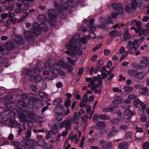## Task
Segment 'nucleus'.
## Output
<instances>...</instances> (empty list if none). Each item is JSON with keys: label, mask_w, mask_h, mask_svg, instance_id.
I'll use <instances>...</instances> for the list:
<instances>
[{"label": "nucleus", "mask_w": 149, "mask_h": 149, "mask_svg": "<svg viewBox=\"0 0 149 149\" xmlns=\"http://www.w3.org/2000/svg\"><path fill=\"white\" fill-rule=\"evenodd\" d=\"M80 36L79 33H77L72 37L70 42L65 47L68 50L65 53L69 56L74 57V59H72L69 57L66 58L68 62L72 65L78 60L77 57H75L76 54L78 55H81L82 54V51L80 49L81 47L78 40Z\"/></svg>", "instance_id": "f257e3e1"}, {"label": "nucleus", "mask_w": 149, "mask_h": 149, "mask_svg": "<svg viewBox=\"0 0 149 149\" xmlns=\"http://www.w3.org/2000/svg\"><path fill=\"white\" fill-rule=\"evenodd\" d=\"M39 21L42 23L39 24L37 22L33 24V26L35 30L31 29L29 31H24V34L25 36L26 40H28L33 41V37L37 36L42 30L45 31H47L48 28L46 24L45 23L46 22V18L45 16L43 15H39L38 17Z\"/></svg>", "instance_id": "f03ea898"}, {"label": "nucleus", "mask_w": 149, "mask_h": 149, "mask_svg": "<svg viewBox=\"0 0 149 149\" xmlns=\"http://www.w3.org/2000/svg\"><path fill=\"white\" fill-rule=\"evenodd\" d=\"M139 44L138 43V40H134L133 42L131 40L129 41L127 43L126 48L129 49L128 50L130 52V54H133L139 46Z\"/></svg>", "instance_id": "7ed1b4c3"}, {"label": "nucleus", "mask_w": 149, "mask_h": 149, "mask_svg": "<svg viewBox=\"0 0 149 149\" xmlns=\"http://www.w3.org/2000/svg\"><path fill=\"white\" fill-rule=\"evenodd\" d=\"M60 66L61 67L65 68H67L68 70L70 72H71L72 71L73 68L72 66L68 64L66 62H64L63 60H60L58 62H55L53 63V67L58 68Z\"/></svg>", "instance_id": "20e7f679"}, {"label": "nucleus", "mask_w": 149, "mask_h": 149, "mask_svg": "<svg viewBox=\"0 0 149 149\" xmlns=\"http://www.w3.org/2000/svg\"><path fill=\"white\" fill-rule=\"evenodd\" d=\"M19 117L20 121L22 122H25L27 120L28 117L32 119L36 116V115L33 111L29 112L26 111H23V113H19Z\"/></svg>", "instance_id": "39448f33"}, {"label": "nucleus", "mask_w": 149, "mask_h": 149, "mask_svg": "<svg viewBox=\"0 0 149 149\" xmlns=\"http://www.w3.org/2000/svg\"><path fill=\"white\" fill-rule=\"evenodd\" d=\"M140 3L137 2L136 0L131 1L130 5H127L125 7V9L126 11L128 13L131 10H135L136 7L140 5Z\"/></svg>", "instance_id": "423d86ee"}, {"label": "nucleus", "mask_w": 149, "mask_h": 149, "mask_svg": "<svg viewBox=\"0 0 149 149\" xmlns=\"http://www.w3.org/2000/svg\"><path fill=\"white\" fill-rule=\"evenodd\" d=\"M54 5L56 9L59 12H62L63 9H66L68 7V4L65 3L63 0H61L60 2V5L59 6L56 2L54 3Z\"/></svg>", "instance_id": "0eeeda50"}, {"label": "nucleus", "mask_w": 149, "mask_h": 149, "mask_svg": "<svg viewBox=\"0 0 149 149\" xmlns=\"http://www.w3.org/2000/svg\"><path fill=\"white\" fill-rule=\"evenodd\" d=\"M11 37L13 40L19 45H22L24 42L22 37L19 35L14 34H12Z\"/></svg>", "instance_id": "6e6552de"}, {"label": "nucleus", "mask_w": 149, "mask_h": 149, "mask_svg": "<svg viewBox=\"0 0 149 149\" xmlns=\"http://www.w3.org/2000/svg\"><path fill=\"white\" fill-rule=\"evenodd\" d=\"M48 16L50 21L53 22L56 20V13L54 9L49 10L48 11Z\"/></svg>", "instance_id": "1a4fd4ad"}, {"label": "nucleus", "mask_w": 149, "mask_h": 149, "mask_svg": "<svg viewBox=\"0 0 149 149\" xmlns=\"http://www.w3.org/2000/svg\"><path fill=\"white\" fill-rule=\"evenodd\" d=\"M106 21V18L105 17L101 16L99 19V23L96 25L97 28L104 29L105 27V21Z\"/></svg>", "instance_id": "9d476101"}, {"label": "nucleus", "mask_w": 149, "mask_h": 149, "mask_svg": "<svg viewBox=\"0 0 149 149\" xmlns=\"http://www.w3.org/2000/svg\"><path fill=\"white\" fill-rule=\"evenodd\" d=\"M113 9L117 11L120 13H122L123 12V6L121 4H119L118 5L115 3H113L112 5Z\"/></svg>", "instance_id": "9b49d317"}, {"label": "nucleus", "mask_w": 149, "mask_h": 149, "mask_svg": "<svg viewBox=\"0 0 149 149\" xmlns=\"http://www.w3.org/2000/svg\"><path fill=\"white\" fill-rule=\"evenodd\" d=\"M106 127V125L102 121H99L96 123L95 127L93 126V128H95L97 130H100Z\"/></svg>", "instance_id": "f8f14e48"}, {"label": "nucleus", "mask_w": 149, "mask_h": 149, "mask_svg": "<svg viewBox=\"0 0 149 149\" xmlns=\"http://www.w3.org/2000/svg\"><path fill=\"white\" fill-rule=\"evenodd\" d=\"M61 66H60L59 68H54L53 67V69L51 71V73L53 74H54V77H57L58 76V74H59L60 75H63L65 74V73L61 71L60 72H59L58 70V69Z\"/></svg>", "instance_id": "ddd939ff"}, {"label": "nucleus", "mask_w": 149, "mask_h": 149, "mask_svg": "<svg viewBox=\"0 0 149 149\" xmlns=\"http://www.w3.org/2000/svg\"><path fill=\"white\" fill-rule=\"evenodd\" d=\"M148 59L145 56H143L142 57L140 61V65L142 67V69L143 68L146 67L148 66Z\"/></svg>", "instance_id": "4468645a"}, {"label": "nucleus", "mask_w": 149, "mask_h": 149, "mask_svg": "<svg viewBox=\"0 0 149 149\" xmlns=\"http://www.w3.org/2000/svg\"><path fill=\"white\" fill-rule=\"evenodd\" d=\"M100 145L101 146L102 148H110L112 147V144L110 143H105L104 140L101 141L100 142Z\"/></svg>", "instance_id": "2eb2a0df"}, {"label": "nucleus", "mask_w": 149, "mask_h": 149, "mask_svg": "<svg viewBox=\"0 0 149 149\" xmlns=\"http://www.w3.org/2000/svg\"><path fill=\"white\" fill-rule=\"evenodd\" d=\"M112 130L109 132L107 134V137L110 138L115 136L118 132V131L115 128V127L113 126L112 128Z\"/></svg>", "instance_id": "dca6fc26"}, {"label": "nucleus", "mask_w": 149, "mask_h": 149, "mask_svg": "<svg viewBox=\"0 0 149 149\" xmlns=\"http://www.w3.org/2000/svg\"><path fill=\"white\" fill-rule=\"evenodd\" d=\"M100 86H98V84H95L92 86L91 88V90L95 92V94L98 93V95H100L101 90L100 88Z\"/></svg>", "instance_id": "f3484780"}, {"label": "nucleus", "mask_w": 149, "mask_h": 149, "mask_svg": "<svg viewBox=\"0 0 149 149\" xmlns=\"http://www.w3.org/2000/svg\"><path fill=\"white\" fill-rule=\"evenodd\" d=\"M30 79L32 82L37 83L40 81L42 79V77L40 75L35 76L31 75L30 77Z\"/></svg>", "instance_id": "a211bd4d"}, {"label": "nucleus", "mask_w": 149, "mask_h": 149, "mask_svg": "<svg viewBox=\"0 0 149 149\" xmlns=\"http://www.w3.org/2000/svg\"><path fill=\"white\" fill-rule=\"evenodd\" d=\"M87 97L86 94H85L81 102L80 103V106L81 108L84 107L87 103Z\"/></svg>", "instance_id": "6ab92c4d"}, {"label": "nucleus", "mask_w": 149, "mask_h": 149, "mask_svg": "<svg viewBox=\"0 0 149 149\" xmlns=\"http://www.w3.org/2000/svg\"><path fill=\"white\" fill-rule=\"evenodd\" d=\"M63 110V106L61 104H59L56 106L54 109V111L56 113L62 112Z\"/></svg>", "instance_id": "aec40b11"}, {"label": "nucleus", "mask_w": 149, "mask_h": 149, "mask_svg": "<svg viewBox=\"0 0 149 149\" xmlns=\"http://www.w3.org/2000/svg\"><path fill=\"white\" fill-rule=\"evenodd\" d=\"M79 118H80L78 117L77 112H75L73 115V118H71V120H72V122L73 121L74 123L77 125L79 122Z\"/></svg>", "instance_id": "412c9836"}, {"label": "nucleus", "mask_w": 149, "mask_h": 149, "mask_svg": "<svg viewBox=\"0 0 149 149\" xmlns=\"http://www.w3.org/2000/svg\"><path fill=\"white\" fill-rule=\"evenodd\" d=\"M65 128L66 130H69L71 127V124L72 123V121L71 119H68L64 120Z\"/></svg>", "instance_id": "4be33fe9"}, {"label": "nucleus", "mask_w": 149, "mask_h": 149, "mask_svg": "<svg viewBox=\"0 0 149 149\" xmlns=\"http://www.w3.org/2000/svg\"><path fill=\"white\" fill-rule=\"evenodd\" d=\"M129 144L125 142L120 143L118 145V149H128Z\"/></svg>", "instance_id": "5701e85b"}, {"label": "nucleus", "mask_w": 149, "mask_h": 149, "mask_svg": "<svg viewBox=\"0 0 149 149\" xmlns=\"http://www.w3.org/2000/svg\"><path fill=\"white\" fill-rule=\"evenodd\" d=\"M51 60L48 59L47 61L45 63L44 67L46 70H47L50 71L52 70L53 67L52 68L51 65Z\"/></svg>", "instance_id": "b1692460"}, {"label": "nucleus", "mask_w": 149, "mask_h": 149, "mask_svg": "<svg viewBox=\"0 0 149 149\" xmlns=\"http://www.w3.org/2000/svg\"><path fill=\"white\" fill-rule=\"evenodd\" d=\"M146 75V73L144 72H139L137 71V73L136 75L135 78L138 79H141L143 78Z\"/></svg>", "instance_id": "393cba45"}, {"label": "nucleus", "mask_w": 149, "mask_h": 149, "mask_svg": "<svg viewBox=\"0 0 149 149\" xmlns=\"http://www.w3.org/2000/svg\"><path fill=\"white\" fill-rule=\"evenodd\" d=\"M124 118H120L119 119H113L110 120V122L113 125H116L119 123V122L123 121Z\"/></svg>", "instance_id": "a878e982"}, {"label": "nucleus", "mask_w": 149, "mask_h": 149, "mask_svg": "<svg viewBox=\"0 0 149 149\" xmlns=\"http://www.w3.org/2000/svg\"><path fill=\"white\" fill-rule=\"evenodd\" d=\"M63 102L62 99L60 97H58L55 99L53 101L52 104L54 106L58 105L60 104Z\"/></svg>", "instance_id": "bb28decb"}, {"label": "nucleus", "mask_w": 149, "mask_h": 149, "mask_svg": "<svg viewBox=\"0 0 149 149\" xmlns=\"http://www.w3.org/2000/svg\"><path fill=\"white\" fill-rule=\"evenodd\" d=\"M129 30H127L123 35L124 38L122 40V42L126 41L130 38V35L129 33Z\"/></svg>", "instance_id": "cd10ccee"}, {"label": "nucleus", "mask_w": 149, "mask_h": 149, "mask_svg": "<svg viewBox=\"0 0 149 149\" xmlns=\"http://www.w3.org/2000/svg\"><path fill=\"white\" fill-rule=\"evenodd\" d=\"M5 46L8 50H11L14 47V45L12 42H7L5 44Z\"/></svg>", "instance_id": "c85d7f7f"}, {"label": "nucleus", "mask_w": 149, "mask_h": 149, "mask_svg": "<svg viewBox=\"0 0 149 149\" xmlns=\"http://www.w3.org/2000/svg\"><path fill=\"white\" fill-rule=\"evenodd\" d=\"M123 102V99L122 97L119 96H117L116 97L115 101V104H120Z\"/></svg>", "instance_id": "c756f323"}, {"label": "nucleus", "mask_w": 149, "mask_h": 149, "mask_svg": "<svg viewBox=\"0 0 149 149\" xmlns=\"http://www.w3.org/2000/svg\"><path fill=\"white\" fill-rule=\"evenodd\" d=\"M95 79L97 83L98 84V86H101L102 84V81L101 78V76L100 75H98L97 77H95Z\"/></svg>", "instance_id": "7c9ffc66"}, {"label": "nucleus", "mask_w": 149, "mask_h": 149, "mask_svg": "<svg viewBox=\"0 0 149 149\" xmlns=\"http://www.w3.org/2000/svg\"><path fill=\"white\" fill-rule=\"evenodd\" d=\"M6 107L7 108V109H5L3 113L4 115L8 116L10 115L11 114V111L10 109L11 108V107L10 106V105L8 104H7L6 105Z\"/></svg>", "instance_id": "2f4dec72"}, {"label": "nucleus", "mask_w": 149, "mask_h": 149, "mask_svg": "<svg viewBox=\"0 0 149 149\" xmlns=\"http://www.w3.org/2000/svg\"><path fill=\"white\" fill-rule=\"evenodd\" d=\"M134 111H132L130 109H127L125 110L124 112V114L126 116H132L134 114Z\"/></svg>", "instance_id": "473e14b6"}, {"label": "nucleus", "mask_w": 149, "mask_h": 149, "mask_svg": "<svg viewBox=\"0 0 149 149\" xmlns=\"http://www.w3.org/2000/svg\"><path fill=\"white\" fill-rule=\"evenodd\" d=\"M132 66L134 68L137 70L142 69V67L141 66L140 64H139L135 62H133L132 64Z\"/></svg>", "instance_id": "72a5a7b5"}, {"label": "nucleus", "mask_w": 149, "mask_h": 149, "mask_svg": "<svg viewBox=\"0 0 149 149\" xmlns=\"http://www.w3.org/2000/svg\"><path fill=\"white\" fill-rule=\"evenodd\" d=\"M58 126L56 124H55L52 126V130H51L53 133L55 134L58 131Z\"/></svg>", "instance_id": "f704fd0d"}, {"label": "nucleus", "mask_w": 149, "mask_h": 149, "mask_svg": "<svg viewBox=\"0 0 149 149\" xmlns=\"http://www.w3.org/2000/svg\"><path fill=\"white\" fill-rule=\"evenodd\" d=\"M137 73V71L134 70H129L127 72V73L129 75L131 76H134L135 77Z\"/></svg>", "instance_id": "c9c22d12"}, {"label": "nucleus", "mask_w": 149, "mask_h": 149, "mask_svg": "<svg viewBox=\"0 0 149 149\" xmlns=\"http://www.w3.org/2000/svg\"><path fill=\"white\" fill-rule=\"evenodd\" d=\"M99 118L101 120H109L110 118V117L109 116H106L105 114H102L99 115Z\"/></svg>", "instance_id": "e433bc0d"}, {"label": "nucleus", "mask_w": 149, "mask_h": 149, "mask_svg": "<svg viewBox=\"0 0 149 149\" xmlns=\"http://www.w3.org/2000/svg\"><path fill=\"white\" fill-rule=\"evenodd\" d=\"M22 3H24L25 5V6L24 9V11L25 12L28 9V6L26 5L29 3V1L28 0H20Z\"/></svg>", "instance_id": "4c0bfd02"}, {"label": "nucleus", "mask_w": 149, "mask_h": 149, "mask_svg": "<svg viewBox=\"0 0 149 149\" xmlns=\"http://www.w3.org/2000/svg\"><path fill=\"white\" fill-rule=\"evenodd\" d=\"M5 109L3 107H0V122H2L3 120V116L2 114L3 113Z\"/></svg>", "instance_id": "58836bf2"}, {"label": "nucleus", "mask_w": 149, "mask_h": 149, "mask_svg": "<svg viewBox=\"0 0 149 149\" xmlns=\"http://www.w3.org/2000/svg\"><path fill=\"white\" fill-rule=\"evenodd\" d=\"M141 101L139 98L135 99L133 102V105L136 107H137L138 105L141 103Z\"/></svg>", "instance_id": "ea45409f"}, {"label": "nucleus", "mask_w": 149, "mask_h": 149, "mask_svg": "<svg viewBox=\"0 0 149 149\" xmlns=\"http://www.w3.org/2000/svg\"><path fill=\"white\" fill-rule=\"evenodd\" d=\"M29 14V12L26 13L25 14L21 16L20 19L18 20V23L24 21L26 17Z\"/></svg>", "instance_id": "a19ab883"}, {"label": "nucleus", "mask_w": 149, "mask_h": 149, "mask_svg": "<svg viewBox=\"0 0 149 149\" xmlns=\"http://www.w3.org/2000/svg\"><path fill=\"white\" fill-rule=\"evenodd\" d=\"M63 118V115L61 113L57 114L56 116V119L58 121H61Z\"/></svg>", "instance_id": "79ce46f5"}, {"label": "nucleus", "mask_w": 149, "mask_h": 149, "mask_svg": "<svg viewBox=\"0 0 149 149\" xmlns=\"http://www.w3.org/2000/svg\"><path fill=\"white\" fill-rule=\"evenodd\" d=\"M142 149H149V142H146L142 145Z\"/></svg>", "instance_id": "37998d69"}, {"label": "nucleus", "mask_w": 149, "mask_h": 149, "mask_svg": "<svg viewBox=\"0 0 149 149\" xmlns=\"http://www.w3.org/2000/svg\"><path fill=\"white\" fill-rule=\"evenodd\" d=\"M141 93L145 95H147L148 94V89L146 88H143L141 89Z\"/></svg>", "instance_id": "c03bdc74"}, {"label": "nucleus", "mask_w": 149, "mask_h": 149, "mask_svg": "<svg viewBox=\"0 0 149 149\" xmlns=\"http://www.w3.org/2000/svg\"><path fill=\"white\" fill-rule=\"evenodd\" d=\"M84 70V69L81 68H80V69L79 70L78 73H77V78H78V79L80 78V77H81V76L83 73V72Z\"/></svg>", "instance_id": "a18cd8bd"}, {"label": "nucleus", "mask_w": 149, "mask_h": 149, "mask_svg": "<svg viewBox=\"0 0 149 149\" xmlns=\"http://www.w3.org/2000/svg\"><path fill=\"white\" fill-rule=\"evenodd\" d=\"M113 20L111 19L110 17H109L107 19H106V21H105V23L106 24H113Z\"/></svg>", "instance_id": "49530a36"}, {"label": "nucleus", "mask_w": 149, "mask_h": 149, "mask_svg": "<svg viewBox=\"0 0 149 149\" xmlns=\"http://www.w3.org/2000/svg\"><path fill=\"white\" fill-rule=\"evenodd\" d=\"M124 89L126 92H128L132 91L133 88L130 86H125L124 87Z\"/></svg>", "instance_id": "de8ad7c7"}, {"label": "nucleus", "mask_w": 149, "mask_h": 149, "mask_svg": "<svg viewBox=\"0 0 149 149\" xmlns=\"http://www.w3.org/2000/svg\"><path fill=\"white\" fill-rule=\"evenodd\" d=\"M96 28L95 26H89V33L91 32H94L96 31Z\"/></svg>", "instance_id": "09e8293b"}, {"label": "nucleus", "mask_w": 149, "mask_h": 149, "mask_svg": "<svg viewBox=\"0 0 149 149\" xmlns=\"http://www.w3.org/2000/svg\"><path fill=\"white\" fill-rule=\"evenodd\" d=\"M110 35H111V38L112 39L113 38L118 36L117 32L115 31H112Z\"/></svg>", "instance_id": "8fccbe9b"}, {"label": "nucleus", "mask_w": 149, "mask_h": 149, "mask_svg": "<svg viewBox=\"0 0 149 149\" xmlns=\"http://www.w3.org/2000/svg\"><path fill=\"white\" fill-rule=\"evenodd\" d=\"M132 135V133L131 132H127L126 135V139H130L131 138Z\"/></svg>", "instance_id": "3c124183"}, {"label": "nucleus", "mask_w": 149, "mask_h": 149, "mask_svg": "<svg viewBox=\"0 0 149 149\" xmlns=\"http://www.w3.org/2000/svg\"><path fill=\"white\" fill-rule=\"evenodd\" d=\"M112 90L114 92L118 93H121L122 92V90L119 89V88L117 87L113 88Z\"/></svg>", "instance_id": "603ef678"}, {"label": "nucleus", "mask_w": 149, "mask_h": 149, "mask_svg": "<svg viewBox=\"0 0 149 149\" xmlns=\"http://www.w3.org/2000/svg\"><path fill=\"white\" fill-rule=\"evenodd\" d=\"M88 118V116L87 115H85L82 119V121L85 125L87 123V119Z\"/></svg>", "instance_id": "864d4df0"}, {"label": "nucleus", "mask_w": 149, "mask_h": 149, "mask_svg": "<svg viewBox=\"0 0 149 149\" xmlns=\"http://www.w3.org/2000/svg\"><path fill=\"white\" fill-rule=\"evenodd\" d=\"M71 100L70 99H68L65 101L64 105L66 108H68L71 103Z\"/></svg>", "instance_id": "5fc2aeb1"}, {"label": "nucleus", "mask_w": 149, "mask_h": 149, "mask_svg": "<svg viewBox=\"0 0 149 149\" xmlns=\"http://www.w3.org/2000/svg\"><path fill=\"white\" fill-rule=\"evenodd\" d=\"M91 108L92 107L90 106H87L85 107V109L87 113L88 114L90 113Z\"/></svg>", "instance_id": "6e6d98bb"}, {"label": "nucleus", "mask_w": 149, "mask_h": 149, "mask_svg": "<svg viewBox=\"0 0 149 149\" xmlns=\"http://www.w3.org/2000/svg\"><path fill=\"white\" fill-rule=\"evenodd\" d=\"M53 75V76H48L47 77H45V80L46 81H49L54 79L56 77H54V75Z\"/></svg>", "instance_id": "4d7b16f0"}, {"label": "nucleus", "mask_w": 149, "mask_h": 149, "mask_svg": "<svg viewBox=\"0 0 149 149\" xmlns=\"http://www.w3.org/2000/svg\"><path fill=\"white\" fill-rule=\"evenodd\" d=\"M119 51L120 54H122L125 52L126 51L125 47L123 46H122L119 49Z\"/></svg>", "instance_id": "13d9d810"}, {"label": "nucleus", "mask_w": 149, "mask_h": 149, "mask_svg": "<svg viewBox=\"0 0 149 149\" xmlns=\"http://www.w3.org/2000/svg\"><path fill=\"white\" fill-rule=\"evenodd\" d=\"M149 30L146 29H143L142 30V33L144 36H146L148 33H149Z\"/></svg>", "instance_id": "bf43d9fd"}, {"label": "nucleus", "mask_w": 149, "mask_h": 149, "mask_svg": "<svg viewBox=\"0 0 149 149\" xmlns=\"http://www.w3.org/2000/svg\"><path fill=\"white\" fill-rule=\"evenodd\" d=\"M112 110V109L111 108H104L103 109L102 111L104 112H107L109 111H111Z\"/></svg>", "instance_id": "052dcab7"}, {"label": "nucleus", "mask_w": 149, "mask_h": 149, "mask_svg": "<svg viewBox=\"0 0 149 149\" xmlns=\"http://www.w3.org/2000/svg\"><path fill=\"white\" fill-rule=\"evenodd\" d=\"M128 126L126 124H122L120 127V128L121 130H125L127 128Z\"/></svg>", "instance_id": "680f3d73"}, {"label": "nucleus", "mask_w": 149, "mask_h": 149, "mask_svg": "<svg viewBox=\"0 0 149 149\" xmlns=\"http://www.w3.org/2000/svg\"><path fill=\"white\" fill-rule=\"evenodd\" d=\"M33 71L36 74H39L41 72V70L39 69L38 67H36L34 68Z\"/></svg>", "instance_id": "e2e57ef3"}, {"label": "nucleus", "mask_w": 149, "mask_h": 149, "mask_svg": "<svg viewBox=\"0 0 149 149\" xmlns=\"http://www.w3.org/2000/svg\"><path fill=\"white\" fill-rule=\"evenodd\" d=\"M137 96L134 94H132L129 95L127 96V98L130 100H133L136 98Z\"/></svg>", "instance_id": "0e129e2a"}, {"label": "nucleus", "mask_w": 149, "mask_h": 149, "mask_svg": "<svg viewBox=\"0 0 149 149\" xmlns=\"http://www.w3.org/2000/svg\"><path fill=\"white\" fill-rule=\"evenodd\" d=\"M123 26V25L121 24H117L113 26V28H119V29L121 27Z\"/></svg>", "instance_id": "69168bd1"}, {"label": "nucleus", "mask_w": 149, "mask_h": 149, "mask_svg": "<svg viewBox=\"0 0 149 149\" xmlns=\"http://www.w3.org/2000/svg\"><path fill=\"white\" fill-rule=\"evenodd\" d=\"M19 104L21 105L22 107H25L26 104L24 100L21 99H20L19 101Z\"/></svg>", "instance_id": "338daca9"}, {"label": "nucleus", "mask_w": 149, "mask_h": 149, "mask_svg": "<svg viewBox=\"0 0 149 149\" xmlns=\"http://www.w3.org/2000/svg\"><path fill=\"white\" fill-rule=\"evenodd\" d=\"M70 147V145L69 144L68 141L66 140L64 144V147L66 149H69Z\"/></svg>", "instance_id": "774afa93"}]
</instances>
